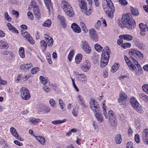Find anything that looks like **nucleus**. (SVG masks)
<instances>
[{"label":"nucleus","instance_id":"1","mask_svg":"<svg viewBox=\"0 0 148 148\" xmlns=\"http://www.w3.org/2000/svg\"><path fill=\"white\" fill-rule=\"evenodd\" d=\"M131 14L128 13L124 14L121 20L118 21L119 26L121 27H127L131 30L136 27V23L133 19H131Z\"/></svg>","mask_w":148,"mask_h":148},{"label":"nucleus","instance_id":"2","mask_svg":"<svg viewBox=\"0 0 148 148\" xmlns=\"http://www.w3.org/2000/svg\"><path fill=\"white\" fill-rule=\"evenodd\" d=\"M106 4H102L104 11L106 15L109 17L112 18L113 17L114 8L112 2L111 0H105Z\"/></svg>","mask_w":148,"mask_h":148},{"label":"nucleus","instance_id":"3","mask_svg":"<svg viewBox=\"0 0 148 148\" xmlns=\"http://www.w3.org/2000/svg\"><path fill=\"white\" fill-rule=\"evenodd\" d=\"M110 53L109 48L108 46L105 47L103 51L100 62V66L103 68L108 63L109 60V55Z\"/></svg>","mask_w":148,"mask_h":148},{"label":"nucleus","instance_id":"4","mask_svg":"<svg viewBox=\"0 0 148 148\" xmlns=\"http://www.w3.org/2000/svg\"><path fill=\"white\" fill-rule=\"evenodd\" d=\"M103 114L105 118L108 119L111 125L114 126L117 124V122L115 115L112 110L109 111L108 112V115L106 110L103 111Z\"/></svg>","mask_w":148,"mask_h":148},{"label":"nucleus","instance_id":"5","mask_svg":"<svg viewBox=\"0 0 148 148\" xmlns=\"http://www.w3.org/2000/svg\"><path fill=\"white\" fill-rule=\"evenodd\" d=\"M130 103L132 106L137 112L140 113L143 112L144 110L143 107L135 97H131Z\"/></svg>","mask_w":148,"mask_h":148},{"label":"nucleus","instance_id":"6","mask_svg":"<svg viewBox=\"0 0 148 148\" xmlns=\"http://www.w3.org/2000/svg\"><path fill=\"white\" fill-rule=\"evenodd\" d=\"M20 93L21 97L23 100H29L31 98L29 91L25 87H23L20 89Z\"/></svg>","mask_w":148,"mask_h":148},{"label":"nucleus","instance_id":"7","mask_svg":"<svg viewBox=\"0 0 148 148\" xmlns=\"http://www.w3.org/2000/svg\"><path fill=\"white\" fill-rule=\"evenodd\" d=\"M29 6L33 8V12L34 15L37 18L40 19V10L36 3L34 0H32L30 3Z\"/></svg>","mask_w":148,"mask_h":148},{"label":"nucleus","instance_id":"8","mask_svg":"<svg viewBox=\"0 0 148 148\" xmlns=\"http://www.w3.org/2000/svg\"><path fill=\"white\" fill-rule=\"evenodd\" d=\"M129 54L134 57L138 60H142L143 58V54L135 49H131L129 51Z\"/></svg>","mask_w":148,"mask_h":148},{"label":"nucleus","instance_id":"9","mask_svg":"<svg viewBox=\"0 0 148 148\" xmlns=\"http://www.w3.org/2000/svg\"><path fill=\"white\" fill-rule=\"evenodd\" d=\"M80 46L83 51L85 53L90 54L91 52V48L88 42L86 41H82Z\"/></svg>","mask_w":148,"mask_h":148},{"label":"nucleus","instance_id":"10","mask_svg":"<svg viewBox=\"0 0 148 148\" xmlns=\"http://www.w3.org/2000/svg\"><path fill=\"white\" fill-rule=\"evenodd\" d=\"M90 108L94 112H99V106L95 100L91 99L90 102Z\"/></svg>","mask_w":148,"mask_h":148},{"label":"nucleus","instance_id":"11","mask_svg":"<svg viewBox=\"0 0 148 148\" xmlns=\"http://www.w3.org/2000/svg\"><path fill=\"white\" fill-rule=\"evenodd\" d=\"M90 67V63L89 61L87 60H85L81 65V68L84 72L88 71Z\"/></svg>","mask_w":148,"mask_h":148},{"label":"nucleus","instance_id":"12","mask_svg":"<svg viewBox=\"0 0 148 148\" xmlns=\"http://www.w3.org/2000/svg\"><path fill=\"white\" fill-rule=\"evenodd\" d=\"M89 32L90 38L94 41L97 42L98 40L99 37L96 30L93 28L89 29Z\"/></svg>","mask_w":148,"mask_h":148},{"label":"nucleus","instance_id":"13","mask_svg":"<svg viewBox=\"0 0 148 148\" xmlns=\"http://www.w3.org/2000/svg\"><path fill=\"white\" fill-rule=\"evenodd\" d=\"M22 34L24 38L26 39H27L29 42L31 44L33 45L34 43V40L31 36L24 30L22 31Z\"/></svg>","mask_w":148,"mask_h":148},{"label":"nucleus","instance_id":"14","mask_svg":"<svg viewBox=\"0 0 148 148\" xmlns=\"http://www.w3.org/2000/svg\"><path fill=\"white\" fill-rule=\"evenodd\" d=\"M125 59L129 68L132 71L135 72L136 69V66L128 59V58L126 56H125Z\"/></svg>","mask_w":148,"mask_h":148},{"label":"nucleus","instance_id":"15","mask_svg":"<svg viewBox=\"0 0 148 148\" xmlns=\"http://www.w3.org/2000/svg\"><path fill=\"white\" fill-rule=\"evenodd\" d=\"M142 133V136L143 139V142L145 144L148 145V129H145Z\"/></svg>","mask_w":148,"mask_h":148},{"label":"nucleus","instance_id":"16","mask_svg":"<svg viewBox=\"0 0 148 148\" xmlns=\"http://www.w3.org/2000/svg\"><path fill=\"white\" fill-rule=\"evenodd\" d=\"M44 38L47 42V43L48 46L49 47H51L53 45V40L52 38L47 34H45L44 35Z\"/></svg>","mask_w":148,"mask_h":148},{"label":"nucleus","instance_id":"17","mask_svg":"<svg viewBox=\"0 0 148 148\" xmlns=\"http://www.w3.org/2000/svg\"><path fill=\"white\" fill-rule=\"evenodd\" d=\"M71 27L75 33H79L81 32L80 28L75 23H72Z\"/></svg>","mask_w":148,"mask_h":148},{"label":"nucleus","instance_id":"18","mask_svg":"<svg viewBox=\"0 0 148 148\" xmlns=\"http://www.w3.org/2000/svg\"><path fill=\"white\" fill-rule=\"evenodd\" d=\"M58 20L61 22V25L63 29H65L66 26V24L65 22V17L64 16L60 15H58Z\"/></svg>","mask_w":148,"mask_h":148},{"label":"nucleus","instance_id":"19","mask_svg":"<svg viewBox=\"0 0 148 148\" xmlns=\"http://www.w3.org/2000/svg\"><path fill=\"white\" fill-rule=\"evenodd\" d=\"M135 44L138 48L140 50L144 49L145 46L144 43L138 40H136L135 42Z\"/></svg>","mask_w":148,"mask_h":148},{"label":"nucleus","instance_id":"20","mask_svg":"<svg viewBox=\"0 0 148 148\" xmlns=\"http://www.w3.org/2000/svg\"><path fill=\"white\" fill-rule=\"evenodd\" d=\"M94 115L99 123H101L103 121V117L102 115L99 113V112H95Z\"/></svg>","mask_w":148,"mask_h":148},{"label":"nucleus","instance_id":"21","mask_svg":"<svg viewBox=\"0 0 148 148\" xmlns=\"http://www.w3.org/2000/svg\"><path fill=\"white\" fill-rule=\"evenodd\" d=\"M127 96V95L124 92H122L119 94V97L118 99V101L120 103V104H122L121 102L123 101H125L126 99Z\"/></svg>","mask_w":148,"mask_h":148},{"label":"nucleus","instance_id":"22","mask_svg":"<svg viewBox=\"0 0 148 148\" xmlns=\"http://www.w3.org/2000/svg\"><path fill=\"white\" fill-rule=\"evenodd\" d=\"M61 5L64 11L71 7L70 5L68 2L65 1H63L62 2Z\"/></svg>","mask_w":148,"mask_h":148},{"label":"nucleus","instance_id":"23","mask_svg":"<svg viewBox=\"0 0 148 148\" xmlns=\"http://www.w3.org/2000/svg\"><path fill=\"white\" fill-rule=\"evenodd\" d=\"M7 26L9 30L11 32L17 34L18 33V30L10 23H8L7 24Z\"/></svg>","mask_w":148,"mask_h":148},{"label":"nucleus","instance_id":"24","mask_svg":"<svg viewBox=\"0 0 148 148\" xmlns=\"http://www.w3.org/2000/svg\"><path fill=\"white\" fill-rule=\"evenodd\" d=\"M64 12L68 16L70 17H72L75 15L74 12L71 7L66 10Z\"/></svg>","mask_w":148,"mask_h":148},{"label":"nucleus","instance_id":"25","mask_svg":"<svg viewBox=\"0 0 148 148\" xmlns=\"http://www.w3.org/2000/svg\"><path fill=\"white\" fill-rule=\"evenodd\" d=\"M121 36L120 37L121 38L123 39V40H126L128 41H132L133 39V37L131 35L126 34L121 35Z\"/></svg>","mask_w":148,"mask_h":148},{"label":"nucleus","instance_id":"26","mask_svg":"<svg viewBox=\"0 0 148 148\" xmlns=\"http://www.w3.org/2000/svg\"><path fill=\"white\" fill-rule=\"evenodd\" d=\"M29 121L30 124L35 125L40 122L41 121L38 119L32 117L29 119Z\"/></svg>","mask_w":148,"mask_h":148},{"label":"nucleus","instance_id":"27","mask_svg":"<svg viewBox=\"0 0 148 148\" xmlns=\"http://www.w3.org/2000/svg\"><path fill=\"white\" fill-rule=\"evenodd\" d=\"M77 77L80 81L85 82L87 80V77L86 75L84 74H78L77 75Z\"/></svg>","mask_w":148,"mask_h":148},{"label":"nucleus","instance_id":"28","mask_svg":"<svg viewBox=\"0 0 148 148\" xmlns=\"http://www.w3.org/2000/svg\"><path fill=\"white\" fill-rule=\"evenodd\" d=\"M40 46L43 52L45 51L47 47V44L44 40H42L40 42Z\"/></svg>","mask_w":148,"mask_h":148},{"label":"nucleus","instance_id":"29","mask_svg":"<svg viewBox=\"0 0 148 148\" xmlns=\"http://www.w3.org/2000/svg\"><path fill=\"white\" fill-rule=\"evenodd\" d=\"M9 47L8 43L4 41H0V49H7Z\"/></svg>","mask_w":148,"mask_h":148},{"label":"nucleus","instance_id":"30","mask_svg":"<svg viewBox=\"0 0 148 148\" xmlns=\"http://www.w3.org/2000/svg\"><path fill=\"white\" fill-rule=\"evenodd\" d=\"M32 67V64H22L20 66V68L22 70H26Z\"/></svg>","mask_w":148,"mask_h":148},{"label":"nucleus","instance_id":"31","mask_svg":"<svg viewBox=\"0 0 148 148\" xmlns=\"http://www.w3.org/2000/svg\"><path fill=\"white\" fill-rule=\"evenodd\" d=\"M82 55L81 54H78L75 57V63L77 64H79L82 59Z\"/></svg>","mask_w":148,"mask_h":148},{"label":"nucleus","instance_id":"32","mask_svg":"<svg viewBox=\"0 0 148 148\" xmlns=\"http://www.w3.org/2000/svg\"><path fill=\"white\" fill-rule=\"evenodd\" d=\"M119 66L118 63H114L111 68V71L112 72H115L119 69Z\"/></svg>","mask_w":148,"mask_h":148},{"label":"nucleus","instance_id":"33","mask_svg":"<svg viewBox=\"0 0 148 148\" xmlns=\"http://www.w3.org/2000/svg\"><path fill=\"white\" fill-rule=\"evenodd\" d=\"M36 139L41 144L44 145L45 143V140L44 138L42 136H36L34 135Z\"/></svg>","mask_w":148,"mask_h":148},{"label":"nucleus","instance_id":"34","mask_svg":"<svg viewBox=\"0 0 148 148\" xmlns=\"http://www.w3.org/2000/svg\"><path fill=\"white\" fill-rule=\"evenodd\" d=\"M139 27L141 31L143 32H146L147 30V27L146 24L141 23L139 24Z\"/></svg>","mask_w":148,"mask_h":148},{"label":"nucleus","instance_id":"35","mask_svg":"<svg viewBox=\"0 0 148 148\" xmlns=\"http://www.w3.org/2000/svg\"><path fill=\"white\" fill-rule=\"evenodd\" d=\"M51 21L49 19H48L42 24V25L44 27H49L51 26Z\"/></svg>","mask_w":148,"mask_h":148},{"label":"nucleus","instance_id":"36","mask_svg":"<svg viewBox=\"0 0 148 148\" xmlns=\"http://www.w3.org/2000/svg\"><path fill=\"white\" fill-rule=\"evenodd\" d=\"M10 132L11 134L15 137L17 136V135H18V134L15 129L13 127H10Z\"/></svg>","mask_w":148,"mask_h":148},{"label":"nucleus","instance_id":"37","mask_svg":"<svg viewBox=\"0 0 148 148\" xmlns=\"http://www.w3.org/2000/svg\"><path fill=\"white\" fill-rule=\"evenodd\" d=\"M24 48L21 47L19 49V53L20 56L22 58H24L25 57Z\"/></svg>","mask_w":148,"mask_h":148},{"label":"nucleus","instance_id":"38","mask_svg":"<svg viewBox=\"0 0 148 148\" xmlns=\"http://www.w3.org/2000/svg\"><path fill=\"white\" fill-rule=\"evenodd\" d=\"M75 53L74 50L72 49L70 52L67 56V58L70 62H71Z\"/></svg>","mask_w":148,"mask_h":148},{"label":"nucleus","instance_id":"39","mask_svg":"<svg viewBox=\"0 0 148 148\" xmlns=\"http://www.w3.org/2000/svg\"><path fill=\"white\" fill-rule=\"evenodd\" d=\"M79 108L77 107H74L73 108L72 111V113L73 116L75 117H77L78 113V110Z\"/></svg>","mask_w":148,"mask_h":148},{"label":"nucleus","instance_id":"40","mask_svg":"<svg viewBox=\"0 0 148 148\" xmlns=\"http://www.w3.org/2000/svg\"><path fill=\"white\" fill-rule=\"evenodd\" d=\"M40 79L41 83L43 85L46 84L48 81V79L47 77H44L42 76L40 77Z\"/></svg>","mask_w":148,"mask_h":148},{"label":"nucleus","instance_id":"41","mask_svg":"<svg viewBox=\"0 0 148 148\" xmlns=\"http://www.w3.org/2000/svg\"><path fill=\"white\" fill-rule=\"evenodd\" d=\"M95 49L99 52H101L103 49V47L98 44H96L94 46Z\"/></svg>","mask_w":148,"mask_h":148},{"label":"nucleus","instance_id":"42","mask_svg":"<svg viewBox=\"0 0 148 148\" xmlns=\"http://www.w3.org/2000/svg\"><path fill=\"white\" fill-rule=\"evenodd\" d=\"M139 97L145 101H148V96L145 94L140 93L139 95Z\"/></svg>","mask_w":148,"mask_h":148},{"label":"nucleus","instance_id":"43","mask_svg":"<svg viewBox=\"0 0 148 148\" xmlns=\"http://www.w3.org/2000/svg\"><path fill=\"white\" fill-rule=\"evenodd\" d=\"M66 121V119H64L62 120H57L53 121L52 123L55 125H58V124L63 123L65 122Z\"/></svg>","mask_w":148,"mask_h":148},{"label":"nucleus","instance_id":"44","mask_svg":"<svg viewBox=\"0 0 148 148\" xmlns=\"http://www.w3.org/2000/svg\"><path fill=\"white\" fill-rule=\"evenodd\" d=\"M131 12L132 14L136 16H138L139 14L138 10V9L134 8L132 7L131 8Z\"/></svg>","mask_w":148,"mask_h":148},{"label":"nucleus","instance_id":"45","mask_svg":"<svg viewBox=\"0 0 148 148\" xmlns=\"http://www.w3.org/2000/svg\"><path fill=\"white\" fill-rule=\"evenodd\" d=\"M79 5L82 9H84L86 7V1L85 0H81L79 3Z\"/></svg>","mask_w":148,"mask_h":148},{"label":"nucleus","instance_id":"46","mask_svg":"<svg viewBox=\"0 0 148 148\" xmlns=\"http://www.w3.org/2000/svg\"><path fill=\"white\" fill-rule=\"evenodd\" d=\"M122 141L121 136V135L118 134L116 137L115 142L117 144H120Z\"/></svg>","mask_w":148,"mask_h":148},{"label":"nucleus","instance_id":"47","mask_svg":"<svg viewBox=\"0 0 148 148\" xmlns=\"http://www.w3.org/2000/svg\"><path fill=\"white\" fill-rule=\"evenodd\" d=\"M131 45L129 43H125L121 45V47L124 49H126L131 47Z\"/></svg>","mask_w":148,"mask_h":148},{"label":"nucleus","instance_id":"48","mask_svg":"<svg viewBox=\"0 0 148 148\" xmlns=\"http://www.w3.org/2000/svg\"><path fill=\"white\" fill-rule=\"evenodd\" d=\"M49 103L51 106L53 108H55L56 106V103L55 101L53 99H50L49 100Z\"/></svg>","mask_w":148,"mask_h":148},{"label":"nucleus","instance_id":"49","mask_svg":"<svg viewBox=\"0 0 148 148\" xmlns=\"http://www.w3.org/2000/svg\"><path fill=\"white\" fill-rule=\"evenodd\" d=\"M59 103L60 108L62 109H63L65 105L63 101L61 99H59Z\"/></svg>","mask_w":148,"mask_h":148},{"label":"nucleus","instance_id":"50","mask_svg":"<svg viewBox=\"0 0 148 148\" xmlns=\"http://www.w3.org/2000/svg\"><path fill=\"white\" fill-rule=\"evenodd\" d=\"M4 17L5 18L8 22H10L11 20V18L7 12H6L4 14Z\"/></svg>","mask_w":148,"mask_h":148},{"label":"nucleus","instance_id":"51","mask_svg":"<svg viewBox=\"0 0 148 148\" xmlns=\"http://www.w3.org/2000/svg\"><path fill=\"white\" fill-rule=\"evenodd\" d=\"M121 36V35H119V39H118L117 41V44L119 45H123V39L121 38L120 37Z\"/></svg>","mask_w":148,"mask_h":148},{"label":"nucleus","instance_id":"52","mask_svg":"<svg viewBox=\"0 0 148 148\" xmlns=\"http://www.w3.org/2000/svg\"><path fill=\"white\" fill-rule=\"evenodd\" d=\"M92 9L91 7H90L88 9H87L85 11V14L87 16L90 15L92 12Z\"/></svg>","mask_w":148,"mask_h":148},{"label":"nucleus","instance_id":"53","mask_svg":"<svg viewBox=\"0 0 148 148\" xmlns=\"http://www.w3.org/2000/svg\"><path fill=\"white\" fill-rule=\"evenodd\" d=\"M43 107V108L44 113H46L50 112V109L49 106H44Z\"/></svg>","mask_w":148,"mask_h":148},{"label":"nucleus","instance_id":"54","mask_svg":"<svg viewBox=\"0 0 148 148\" xmlns=\"http://www.w3.org/2000/svg\"><path fill=\"white\" fill-rule=\"evenodd\" d=\"M39 69L38 67H35L32 69L31 71V73L32 74H35L38 71Z\"/></svg>","mask_w":148,"mask_h":148},{"label":"nucleus","instance_id":"55","mask_svg":"<svg viewBox=\"0 0 148 148\" xmlns=\"http://www.w3.org/2000/svg\"><path fill=\"white\" fill-rule=\"evenodd\" d=\"M101 22L100 20H98L95 25V27L97 29H98L101 25Z\"/></svg>","mask_w":148,"mask_h":148},{"label":"nucleus","instance_id":"56","mask_svg":"<svg viewBox=\"0 0 148 148\" xmlns=\"http://www.w3.org/2000/svg\"><path fill=\"white\" fill-rule=\"evenodd\" d=\"M143 90L147 94H148V85L145 84L142 86Z\"/></svg>","mask_w":148,"mask_h":148},{"label":"nucleus","instance_id":"57","mask_svg":"<svg viewBox=\"0 0 148 148\" xmlns=\"http://www.w3.org/2000/svg\"><path fill=\"white\" fill-rule=\"evenodd\" d=\"M135 140L137 143H139L140 142V138L139 135L136 134L134 136Z\"/></svg>","mask_w":148,"mask_h":148},{"label":"nucleus","instance_id":"58","mask_svg":"<svg viewBox=\"0 0 148 148\" xmlns=\"http://www.w3.org/2000/svg\"><path fill=\"white\" fill-rule=\"evenodd\" d=\"M101 20L102 22V26L103 27H106L107 26V24L105 19L102 17L101 18Z\"/></svg>","mask_w":148,"mask_h":148},{"label":"nucleus","instance_id":"59","mask_svg":"<svg viewBox=\"0 0 148 148\" xmlns=\"http://www.w3.org/2000/svg\"><path fill=\"white\" fill-rule=\"evenodd\" d=\"M127 148H134L133 143L132 142H129L127 143Z\"/></svg>","mask_w":148,"mask_h":148},{"label":"nucleus","instance_id":"60","mask_svg":"<svg viewBox=\"0 0 148 148\" xmlns=\"http://www.w3.org/2000/svg\"><path fill=\"white\" fill-rule=\"evenodd\" d=\"M27 15L29 18L31 20H33L34 18V16L32 13L30 12H28L27 13Z\"/></svg>","mask_w":148,"mask_h":148},{"label":"nucleus","instance_id":"61","mask_svg":"<svg viewBox=\"0 0 148 148\" xmlns=\"http://www.w3.org/2000/svg\"><path fill=\"white\" fill-rule=\"evenodd\" d=\"M43 90L46 92H48L50 91V88L47 86H44L43 87Z\"/></svg>","mask_w":148,"mask_h":148},{"label":"nucleus","instance_id":"62","mask_svg":"<svg viewBox=\"0 0 148 148\" xmlns=\"http://www.w3.org/2000/svg\"><path fill=\"white\" fill-rule=\"evenodd\" d=\"M140 125L139 121H137L135 122V126L137 129H139L140 127Z\"/></svg>","mask_w":148,"mask_h":148},{"label":"nucleus","instance_id":"63","mask_svg":"<svg viewBox=\"0 0 148 148\" xmlns=\"http://www.w3.org/2000/svg\"><path fill=\"white\" fill-rule=\"evenodd\" d=\"M7 83V82L5 80L2 79L1 76L0 77V84L1 85H5Z\"/></svg>","mask_w":148,"mask_h":148},{"label":"nucleus","instance_id":"64","mask_svg":"<svg viewBox=\"0 0 148 148\" xmlns=\"http://www.w3.org/2000/svg\"><path fill=\"white\" fill-rule=\"evenodd\" d=\"M118 1L120 3L123 5H125L128 3L126 0H119Z\"/></svg>","mask_w":148,"mask_h":148}]
</instances>
